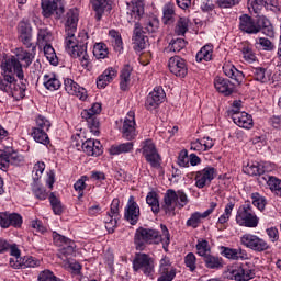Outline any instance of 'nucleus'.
I'll list each match as a JSON object with an SVG mask.
<instances>
[{
    "label": "nucleus",
    "instance_id": "f257e3e1",
    "mask_svg": "<svg viewBox=\"0 0 281 281\" xmlns=\"http://www.w3.org/2000/svg\"><path fill=\"white\" fill-rule=\"evenodd\" d=\"M79 16L78 9H70L65 15V50L71 58H79L83 67H89V54L87 53V41H89V35H87L86 32H82L76 37Z\"/></svg>",
    "mask_w": 281,
    "mask_h": 281
},
{
    "label": "nucleus",
    "instance_id": "f03ea898",
    "mask_svg": "<svg viewBox=\"0 0 281 281\" xmlns=\"http://www.w3.org/2000/svg\"><path fill=\"white\" fill-rule=\"evenodd\" d=\"M15 56L5 57L1 63L2 77H0V91H3V93H10L12 91V87L16 82L14 75H16L19 80H23V67H29L34 60V55L23 47L16 48Z\"/></svg>",
    "mask_w": 281,
    "mask_h": 281
},
{
    "label": "nucleus",
    "instance_id": "7ed1b4c3",
    "mask_svg": "<svg viewBox=\"0 0 281 281\" xmlns=\"http://www.w3.org/2000/svg\"><path fill=\"white\" fill-rule=\"evenodd\" d=\"M159 231L155 228H144L139 227L136 229L134 235V245L137 251H144L146 245H159V243H165V245H170V232L166 225L161 224Z\"/></svg>",
    "mask_w": 281,
    "mask_h": 281
},
{
    "label": "nucleus",
    "instance_id": "20e7f679",
    "mask_svg": "<svg viewBox=\"0 0 281 281\" xmlns=\"http://www.w3.org/2000/svg\"><path fill=\"white\" fill-rule=\"evenodd\" d=\"M188 203H190V199L184 190L168 189L162 198L161 210L169 218H172V216H177V207L183 210Z\"/></svg>",
    "mask_w": 281,
    "mask_h": 281
},
{
    "label": "nucleus",
    "instance_id": "39448f33",
    "mask_svg": "<svg viewBox=\"0 0 281 281\" xmlns=\"http://www.w3.org/2000/svg\"><path fill=\"white\" fill-rule=\"evenodd\" d=\"M235 221L239 227H248L249 229H256V227L260 225V217H258L249 201L239 205L235 215Z\"/></svg>",
    "mask_w": 281,
    "mask_h": 281
},
{
    "label": "nucleus",
    "instance_id": "423d86ee",
    "mask_svg": "<svg viewBox=\"0 0 281 281\" xmlns=\"http://www.w3.org/2000/svg\"><path fill=\"white\" fill-rule=\"evenodd\" d=\"M137 153H142L143 157H145V160L151 168H161V155H159L157 146L153 139L143 140L140 143V148L137 149Z\"/></svg>",
    "mask_w": 281,
    "mask_h": 281
},
{
    "label": "nucleus",
    "instance_id": "0eeeda50",
    "mask_svg": "<svg viewBox=\"0 0 281 281\" xmlns=\"http://www.w3.org/2000/svg\"><path fill=\"white\" fill-rule=\"evenodd\" d=\"M133 271L135 273L142 272L150 278L155 276V260L148 254L136 252L133 259Z\"/></svg>",
    "mask_w": 281,
    "mask_h": 281
},
{
    "label": "nucleus",
    "instance_id": "6e6552de",
    "mask_svg": "<svg viewBox=\"0 0 281 281\" xmlns=\"http://www.w3.org/2000/svg\"><path fill=\"white\" fill-rule=\"evenodd\" d=\"M228 280L249 281L256 278V270L249 263H237L231 266L226 271Z\"/></svg>",
    "mask_w": 281,
    "mask_h": 281
},
{
    "label": "nucleus",
    "instance_id": "1a4fd4ad",
    "mask_svg": "<svg viewBox=\"0 0 281 281\" xmlns=\"http://www.w3.org/2000/svg\"><path fill=\"white\" fill-rule=\"evenodd\" d=\"M102 113V104L93 103L88 110H82L81 117L88 123V127L92 135H100V121L98 115Z\"/></svg>",
    "mask_w": 281,
    "mask_h": 281
},
{
    "label": "nucleus",
    "instance_id": "9d476101",
    "mask_svg": "<svg viewBox=\"0 0 281 281\" xmlns=\"http://www.w3.org/2000/svg\"><path fill=\"white\" fill-rule=\"evenodd\" d=\"M240 245L247 247V249H251L252 251L257 252H262L271 249V246H269V243H267V240L251 233H246L240 237Z\"/></svg>",
    "mask_w": 281,
    "mask_h": 281
},
{
    "label": "nucleus",
    "instance_id": "9b49d317",
    "mask_svg": "<svg viewBox=\"0 0 281 281\" xmlns=\"http://www.w3.org/2000/svg\"><path fill=\"white\" fill-rule=\"evenodd\" d=\"M42 14L45 19L55 15V19H60L65 14V4L63 0H41Z\"/></svg>",
    "mask_w": 281,
    "mask_h": 281
},
{
    "label": "nucleus",
    "instance_id": "f8f14e48",
    "mask_svg": "<svg viewBox=\"0 0 281 281\" xmlns=\"http://www.w3.org/2000/svg\"><path fill=\"white\" fill-rule=\"evenodd\" d=\"M23 161V157L19 155V151L14 150L12 147H5L0 150V170L4 172L12 166H19Z\"/></svg>",
    "mask_w": 281,
    "mask_h": 281
},
{
    "label": "nucleus",
    "instance_id": "ddd939ff",
    "mask_svg": "<svg viewBox=\"0 0 281 281\" xmlns=\"http://www.w3.org/2000/svg\"><path fill=\"white\" fill-rule=\"evenodd\" d=\"M120 199L114 198L110 211L106 213L104 217L105 229L109 234H113L117 228V221H120Z\"/></svg>",
    "mask_w": 281,
    "mask_h": 281
},
{
    "label": "nucleus",
    "instance_id": "4468645a",
    "mask_svg": "<svg viewBox=\"0 0 281 281\" xmlns=\"http://www.w3.org/2000/svg\"><path fill=\"white\" fill-rule=\"evenodd\" d=\"M214 179H216V168L210 166L196 171L194 175L195 186L200 190L205 188V186H210Z\"/></svg>",
    "mask_w": 281,
    "mask_h": 281
},
{
    "label": "nucleus",
    "instance_id": "2eb2a0df",
    "mask_svg": "<svg viewBox=\"0 0 281 281\" xmlns=\"http://www.w3.org/2000/svg\"><path fill=\"white\" fill-rule=\"evenodd\" d=\"M159 277L157 281H172L177 278V268L170 262V258L164 257L159 261Z\"/></svg>",
    "mask_w": 281,
    "mask_h": 281
},
{
    "label": "nucleus",
    "instance_id": "dca6fc26",
    "mask_svg": "<svg viewBox=\"0 0 281 281\" xmlns=\"http://www.w3.org/2000/svg\"><path fill=\"white\" fill-rule=\"evenodd\" d=\"M165 100H166V92L164 91V88L156 87L147 95L145 101V108L147 109V111H155V109H158L160 104H164Z\"/></svg>",
    "mask_w": 281,
    "mask_h": 281
},
{
    "label": "nucleus",
    "instance_id": "f3484780",
    "mask_svg": "<svg viewBox=\"0 0 281 281\" xmlns=\"http://www.w3.org/2000/svg\"><path fill=\"white\" fill-rule=\"evenodd\" d=\"M139 216V204L135 201V196L131 195L124 210V218L130 225H137Z\"/></svg>",
    "mask_w": 281,
    "mask_h": 281
},
{
    "label": "nucleus",
    "instance_id": "a211bd4d",
    "mask_svg": "<svg viewBox=\"0 0 281 281\" xmlns=\"http://www.w3.org/2000/svg\"><path fill=\"white\" fill-rule=\"evenodd\" d=\"M23 225V216L19 213L0 212V227L8 229V227H15L19 229Z\"/></svg>",
    "mask_w": 281,
    "mask_h": 281
},
{
    "label": "nucleus",
    "instance_id": "6ab92c4d",
    "mask_svg": "<svg viewBox=\"0 0 281 281\" xmlns=\"http://www.w3.org/2000/svg\"><path fill=\"white\" fill-rule=\"evenodd\" d=\"M135 112H128L126 117L124 119L121 133L124 139L131 140L137 137V128L135 127Z\"/></svg>",
    "mask_w": 281,
    "mask_h": 281
},
{
    "label": "nucleus",
    "instance_id": "aec40b11",
    "mask_svg": "<svg viewBox=\"0 0 281 281\" xmlns=\"http://www.w3.org/2000/svg\"><path fill=\"white\" fill-rule=\"evenodd\" d=\"M168 68L177 78H186L188 76V65L186 64V59L180 56L171 57L168 61Z\"/></svg>",
    "mask_w": 281,
    "mask_h": 281
},
{
    "label": "nucleus",
    "instance_id": "412c9836",
    "mask_svg": "<svg viewBox=\"0 0 281 281\" xmlns=\"http://www.w3.org/2000/svg\"><path fill=\"white\" fill-rule=\"evenodd\" d=\"M64 87L68 95H76V98H79V100H81L82 102H85V100H87V98L89 97L87 94V89L80 87V85L74 81V79H65Z\"/></svg>",
    "mask_w": 281,
    "mask_h": 281
},
{
    "label": "nucleus",
    "instance_id": "4be33fe9",
    "mask_svg": "<svg viewBox=\"0 0 281 281\" xmlns=\"http://www.w3.org/2000/svg\"><path fill=\"white\" fill-rule=\"evenodd\" d=\"M128 5L130 8L126 13L127 23H136V21H142V16H144V0H134L132 1V5Z\"/></svg>",
    "mask_w": 281,
    "mask_h": 281
},
{
    "label": "nucleus",
    "instance_id": "5701e85b",
    "mask_svg": "<svg viewBox=\"0 0 281 281\" xmlns=\"http://www.w3.org/2000/svg\"><path fill=\"white\" fill-rule=\"evenodd\" d=\"M132 23H135L134 35L132 38L134 49L135 52H142L146 49V45H148V36H146L144 31H142V24H139V21Z\"/></svg>",
    "mask_w": 281,
    "mask_h": 281
},
{
    "label": "nucleus",
    "instance_id": "b1692460",
    "mask_svg": "<svg viewBox=\"0 0 281 281\" xmlns=\"http://www.w3.org/2000/svg\"><path fill=\"white\" fill-rule=\"evenodd\" d=\"M262 8L266 10H278V0H248V10L255 14H260Z\"/></svg>",
    "mask_w": 281,
    "mask_h": 281
},
{
    "label": "nucleus",
    "instance_id": "393cba45",
    "mask_svg": "<svg viewBox=\"0 0 281 281\" xmlns=\"http://www.w3.org/2000/svg\"><path fill=\"white\" fill-rule=\"evenodd\" d=\"M239 30L246 34H259L260 25H258V18L257 21H254L251 16L243 14L239 16Z\"/></svg>",
    "mask_w": 281,
    "mask_h": 281
},
{
    "label": "nucleus",
    "instance_id": "a878e982",
    "mask_svg": "<svg viewBox=\"0 0 281 281\" xmlns=\"http://www.w3.org/2000/svg\"><path fill=\"white\" fill-rule=\"evenodd\" d=\"M231 117L239 128H246V131L254 128V117L247 112L233 113Z\"/></svg>",
    "mask_w": 281,
    "mask_h": 281
},
{
    "label": "nucleus",
    "instance_id": "bb28decb",
    "mask_svg": "<svg viewBox=\"0 0 281 281\" xmlns=\"http://www.w3.org/2000/svg\"><path fill=\"white\" fill-rule=\"evenodd\" d=\"M81 148L89 157H100L102 155V144L100 140L88 138L82 142Z\"/></svg>",
    "mask_w": 281,
    "mask_h": 281
},
{
    "label": "nucleus",
    "instance_id": "cd10ccee",
    "mask_svg": "<svg viewBox=\"0 0 281 281\" xmlns=\"http://www.w3.org/2000/svg\"><path fill=\"white\" fill-rule=\"evenodd\" d=\"M223 71L224 75L227 78H231V80H234V82H236V85H243V81L245 80V74H243V71L238 70L236 68V66H234L233 64H224L223 66Z\"/></svg>",
    "mask_w": 281,
    "mask_h": 281
},
{
    "label": "nucleus",
    "instance_id": "c85d7f7f",
    "mask_svg": "<svg viewBox=\"0 0 281 281\" xmlns=\"http://www.w3.org/2000/svg\"><path fill=\"white\" fill-rule=\"evenodd\" d=\"M214 87L218 93L223 95H232L234 93V83L229 79L223 77H215Z\"/></svg>",
    "mask_w": 281,
    "mask_h": 281
},
{
    "label": "nucleus",
    "instance_id": "c756f323",
    "mask_svg": "<svg viewBox=\"0 0 281 281\" xmlns=\"http://www.w3.org/2000/svg\"><path fill=\"white\" fill-rule=\"evenodd\" d=\"M117 77V70L113 67H109L100 75L97 79L98 89H105L110 82H113V79Z\"/></svg>",
    "mask_w": 281,
    "mask_h": 281
},
{
    "label": "nucleus",
    "instance_id": "7c9ffc66",
    "mask_svg": "<svg viewBox=\"0 0 281 281\" xmlns=\"http://www.w3.org/2000/svg\"><path fill=\"white\" fill-rule=\"evenodd\" d=\"M221 250V256L224 258H227V260H245V250L243 248H231V247H225L222 246L220 248Z\"/></svg>",
    "mask_w": 281,
    "mask_h": 281
},
{
    "label": "nucleus",
    "instance_id": "2f4dec72",
    "mask_svg": "<svg viewBox=\"0 0 281 281\" xmlns=\"http://www.w3.org/2000/svg\"><path fill=\"white\" fill-rule=\"evenodd\" d=\"M43 86L47 91H58L63 87V82H60L58 75L48 72L43 76Z\"/></svg>",
    "mask_w": 281,
    "mask_h": 281
},
{
    "label": "nucleus",
    "instance_id": "473e14b6",
    "mask_svg": "<svg viewBox=\"0 0 281 281\" xmlns=\"http://www.w3.org/2000/svg\"><path fill=\"white\" fill-rule=\"evenodd\" d=\"M244 172L249 175V177H265V172H269V169H267V164L248 162V165L244 167Z\"/></svg>",
    "mask_w": 281,
    "mask_h": 281
},
{
    "label": "nucleus",
    "instance_id": "72a5a7b5",
    "mask_svg": "<svg viewBox=\"0 0 281 281\" xmlns=\"http://www.w3.org/2000/svg\"><path fill=\"white\" fill-rule=\"evenodd\" d=\"M214 58V45L206 44L204 45L195 56L196 63H210Z\"/></svg>",
    "mask_w": 281,
    "mask_h": 281
},
{
    "label": "nucleus",
    "instance_id": "f704fd0d",
    "mask_svg": "<svg viewBox=\"0 0 281 281\" xmlns=\"http://www.w3.org/2000/svg\"><path fill=\"white\" fill-rule=\"evenodd\" d=\"M142 21L140 30L143 34H155L159 30V20L156 18H143Z\"/></svg>",
    "mask_w": 281,
    "mask_h": 281
},
{
    "label": "nucleus",
    "instance_id": "c9c22d12",
    "mask_svg": "<svg viewBox=\"0 0 281 281\" xmlns=\"http://www.w3.org/2000/svg\"><path fill=\"white\" fill-rule=\"evenodd\" d=\"M259 32H262L269 38H273L276 36V31L273 30V24L271 21L263 15L258 18Z\"/></svg>",
    "mask_w": 281,
    "mask_h": 281
},
{
    "label": "nucleus",
    "instance_id": "e433bc0d",
    "mask_svg": "<svg viewBox=\"0 0 281 281\" xmlns=\"http://www.w3.org/2000/svg\"><path fill=\"white\" fill-rule=\"evenodd\" d=\"M52 41H54V36H52V32L47 27H38L37 29V41L36 45L38 47H44L45 45H50Z\"/></svg>",
    "mask_w": 281,
    "mask_h": 281
},
{
    "label": "nucleus",
    "instance_id": "4c0bfd02",
    "mask_svg": "<svg viewBox=\"0 0 281 281\" xmlns=\"http://www.w3.org/2000/svg\"><path fill=\"white\" fill-rule=\"evenodd\" d=\"M254 80L267 85L271 80V70L262 67H256L252 69Z\"/></svg>",
    "mask_w": 281,
    "mask_h": 281
},
{
    "label": "nucleus",
    "instance_id": "58836bf2",
    "mask_svg": "<svg viewBox=\"0 0 281 281\" xmlns=\"http://www.w3.org/2000/svg\"><path fill=\"white\" fill-rule=\"evenodd\" d=\"M263 181H266L268 188H270L271 192L277 194V196H281V180L274 176L265 175L261 177Z\"/></svg>",
    "mask_w": 281,
    "mask_h": 281
},
{
    "label": "nucleus",
    "instance_id": "ea45409f",
    "mask_svg": "<svg viewBox=\"0 0 281 281\" xmlns=\"http://www.w3.org/2000/svg\"><path fill=\"white\" fill-rule=\"evenodd\" d=\"M31 137H33L34 142H36L37 144H43V146H49V144H52L49 135H47V131L45 130L32 127Z\"/></svg>",
    "mask_w": 281,
    "mask_h": 281
},
{
    "label": "nucleus",
    "instance_id": "a19ab883",
    "mask_svg": "<svg viewBox=\"0 0 281 281\" xmlns=\"http://www.w3.org/2000/svg\"><path fill=\"white\" fill-rule=\"evenodd\" d=\"M235 204L233 202H228L225 205L224 213L218 217L217 220V227H221L222 229H225V225L229 223V218H232V212H234Z\"/></svg>",
    "mask_w": 281,
    "mask_h": 281
},
{
    "label": "nucleus",
    "instance_id": "79ce46f5",
    "mask_svg": "<svg viewBox=\"0 0 281 281\" xmlns=\"http://www.w3.org/2000/svg\"><path fill=\"white\" fill-rule=\"evenodd\" d=\"M90 2L92 3V8L95 12V21H102L104 10H106V5H109V0H90Z\"/></svg>",
    "mask_w": 281,
    "mask_h": 281
},
{
    "label": "nucleus",
    "instance_id": "37998d69",
    "mask_svg": "<svg viewBox=\"0 0 281 281\" xmlns=\"http://www.w3.org/2000/svg\"><path fill=\"white\" fill-rule=\"evenodd\" d=\"M133 142L122 143L119 145H112L110 147V155H124L126 153H133Z\"/></svg>",
    "mask_w": 281,
    "mask_h": 281
},
{
    "label": "nucleus",
    "instance_id": "c03bdc74",
    "mask_svg": "<svg viewBox=\"0 0 281 281\" xmlns=\"http://www.w3.org/2000/svg\"><path fill=\"white\" fill-rule=\"evenodd\" d=\"M131 74H133V67H131V65H125L120 75V87L122 91H126V89H128V85L131 83Z\"/></svg>",
    "mask_w": 281,
    "mask_h": 281
},
{
    "label": "nucleus",
    "instance_id": "a18cd8bd",
    "mask_svg": "<svg viewBox=\"0 0 281 281\" xmlns=\"http://www.w3.org/2000/svg\"><path fill=\"white\" fill-rule=\"evenodd\" d=\"M240 52L246 63H256V53H254V46L250 43H241Z\"/></svg>",
    "mask_w": 281,
    "mask_h": 281
},
{
    "label": "nucleus",
    "instance_id": "49530a36",
    "mask_svg": "<svg viewBox=\"0 0 281 281\" xmlns=\"http://www.w3.org/2000/svg\"><path fill=\"white\" fill-rule=\"evenodd\" d=\"M27 89V86L25 83H18L16 79L14 81V85L11 88V91L9 92V95H12L14 100H23L25 98V91Z\"/></svg>",
    "mask_w": 281,
    "mask_h": 281
},
{
    "label": "nucleus",
    "instance_id": "de8ad7c7",
    "mask_svg": "<svg viewBox=\"0 0 281 281\" xmlns=\"http://www.w3.org/2000/svg\"><path fill=\"white\" fill-rule=\"evenodd\" d=\"M203 260L206 269H223V259L218 256L209 254Z\"/></svg>",
    "mask_w": 281,
    "mask_h": 281
},
{
    "label": "nucleus",
    "instance_id": "09e8293b",
    "mask_svg": "<svg viewBox=\"0 0 281 281\" xmlns=\"http://www.w3.org/2000/svg\"><path fill=\"white\" fill-rule=\"evenodd\" d=\"M146 203L151 207L154 214H159L161 207H159V194L157 192L151 191L147 193Z\"/></svg>",
    "mask_w": 281,
    "mask_h": 281
},
{
    "label": "nucleus",
    "instance_id": "8fccbe9b",
    "mask_svg": "<svg viewBox=\"0 0 281 281\" xmlns=\"http://www.w3.org/2000/svg\"><path fill=\"white\" fill-rule=\"evenodd\" d=\"M109 35L111 37V43L114 50H116L119 54L122 53V49H124V43L122 42V35L120 32L111 30Z\"/></svg>",
    "mask_w": 281,
    "mask_h": 281
},
{
    "label": "nucleus",
    "instance_id": "3c124183",
    "mask_svg": "<svg viewBox=\"0 0 281 281\" xmlns=\"http://www.w3.org/2000/svg\"><path fill=\"white\" fill-rule=\"evenodd\" d=\"M93 56L97 60H104L109 58V47L104 43H95L93 46Z\"/></svg>",
    "mask_w": 281,
    "mask_h": 281
},
{
    "label": "nucleus",
    "instance_id": "603ef678",
    "mask_svg": "<svg viewBox=\"0 0 281 281\" xmlns=\"http://www.w3.org/2000/svg\"><path fill=\"white\" fill-rule=\"evenodd\" d=\"M203 218H206L204 213L194 212L190 215V218L187 220L186 226L192 227V229H196L201 223H203Z\"/></svg>",
    "mask_w": 281,
    "mask_h": 281
},
{
    "label": "nucleus",
    "instance_id": "864d4df0",
    "mask_svg": "<svg viewBox=\"0 0 281 281\" xmlns=\"http://www.w3.org/2000/svg\"><path fill=\"white\" fill-rule=\"evenodd\" d=\"M250 199L252 201L254 207H257V210H259V212H265V210L267 209V198L266 196H262L258 192H254V193H251Z\"/></svg>",
    "mask_w": 281,
    "mask_h": 281
},
{
    "label": "nucleus",
    "instance_id": "5fc2aeb1",
    "mask_svg": "<svg viewBox=\"0 0 281 281\" xmlns=\"http://www.w3.org/2000/svg\"><path fill=\"white\" fill-rule=\"evenodd\" d=\"M190 26V20L188 18H179L175 26V34L177 36H186Z\"/></svg>",
    "mask_w": 281,
    "mask_h": 281
},
{
    "label": "nucleus",
    "instance_id": "6e6d98bb",
    "mask_svg": "<svg viewBox=\"0 0 281 281\" xmlns=\"http://www.w3.org/2000/svg\"><path fill=\"white\" fill-rule=\"evenodd\" d=\"M74 254H76V241L70 239L66 245L61 246L58 256L63 259L69 258V256H74Z\"/></svg>",
    "mask_w": 281,
    "mask_h": 281
},
{
    "label": "nucleus",
    "instance_id": "4d7b16f0",
    "mask_svg": "<svg viewBox=\"0 0 281 281\" xmlns=\"http://www.w3.org/2000/svg\"><path fill=\"white\" fill-rule=\"evenodd\" d=\"M186 45H188V42H186V40L183 38L171 40L168 47L165 48V52L166 54L170 52H175V53L181 52V49H184Z\"/></svg>",
    "mask_w": 281,
    "mask_h": 281
},
{
    "label": "nucleus",
    "instance_id": "13d9d810",
    "mask_svg": "<svg viewBox=\"0 0 281 281\" xmlns=\"http://www.w3.org/2000/svg\"><path fill=\"white\" fill-rule=\"evenodd\" d=\"M195 249L198 256H201L202 258L210 256V251H212V248H210V243L205 239H199L198 244L195 245Z\"/></svg>",
    "mask_w": 281,
    "mask_h": 281
},
{
    "label": "nucleus",
    "instance_id": "bf43d9fd",
    "mask_svg": "<svg viewBox=\"0 0 281 281\" xmlns=\"http://www.w3.org/2000/svg\"><path fill=\"white\" fill-rule=\"evenodd\" d=\"M162 12H164L162 23H165V25H170V23L175 22V5L166 4L164 7Z\"/></svg>",
    "mask_w": 281,
    "mask_h": 281
},
{
    "label": "nucleus",
    "instance_id": "052dcab7",
    "mask_svg": "<svg viewBox=\"0 0 281 281\" xmlns=\"http://www.w3.org/2000/svg\"><path fill=\"white\" fill-rule=\"evenodd\" d=\"M18 38L26 49H32V53L30 54H32L34 58V54H35L34 52H36V44L32 42V38H33L32 33L27 35H18Z\"/></svg>",
    "mask_w": 281,
    "mask_h": 281
},
{
    "label": "nucleus",
    "instance_id": "680f3d73",
    "mask_svg": "<svg viewBox=\"0 0 281 281\" xmlns=\"http://www.w3.org/2000/svg\"><path fill=\"white\" fill-rule=\"evenodd\" d=\"M44 47V55L46 56L47 60L50 65H58V56H56V50L52 46V44H46Z\"/></svg>",
    "mask_w": 281,
    "mask_h": 281
},
{
    "label": "nucleus",
    "instance_id": "e2e57ef3",
    "mask_svg": "<svg viewBox=\"0 0 281 281\" xmlns=\"http://www.w3.org/2000/svg\"><path fill=\"white\" fill-rule=\"evenodd\" d=\"M32 193L35 199H38L40 201H45V199H47V190L36 181L32 184Z\"/></svg>",
    "mask_w": 281,
    "mask_h": 281
},
{
    "label": "nucleus",
    "instance_id": "0e129e2a",
    "mask_svg": "<svg viewBox=\"0 0 281 281\" xmlns=\"http://www.w3.org/2000/svg\"><path fill=\"white\" fill-rule=\"evenodd\" d=\"M48 199L54 214L60 216V214H63V204L60 203V200L54 193H50Z\"/></svg>",
    "mask_w": 281,
    "mask_h": 281
},
{
    "label": "nucleus",
    "instance_id": "69168bd1",
    "mask_svg": "<svg viewBox=\"0 0 281 281\" xmlns=\"http://www.w3.org/2000/svg\"><path fill=\"white\" fill-rule=\"evenodd\" d=\"M35 127L32 128H38L40 131H49V128H52V122H49V120H47V117L43 116V115H38L35 119Z\"/></svg>",
    "mask_w": 281,
    "mask_h": 281
},
{
    "label": "nucleus",
    "instance_id": "338daca9",
    "mask_svg": "<svg viewBox=\"0 0 281 281\" xmlns=\"http://www.w3.org/2000/svg\"><path fill=\"white\" fill-rule=\"evenodd\" d=\"M43 172H45V162L37 161L33 166V170H32L33 181H38V179L43 177Z\"/></svg>",
    "mask_w": 281,
    "mask_h": 281
},
{
    "label": "nucleus",
    "instance_id": "774afa93",
    "mask_svg": "<svg viewBox=\"0 0 281 281\" xmlns=\"http://www.w3.org/2000/svg\"><path fill=\"white\" fill-rule=\"evenodd\" d=\"M60 280L54 272L49 269L43 270L37 276V281H58Z\"/></svg>",
    "mask_w": 281,
    "mask_h": 281
}]
</instances>
